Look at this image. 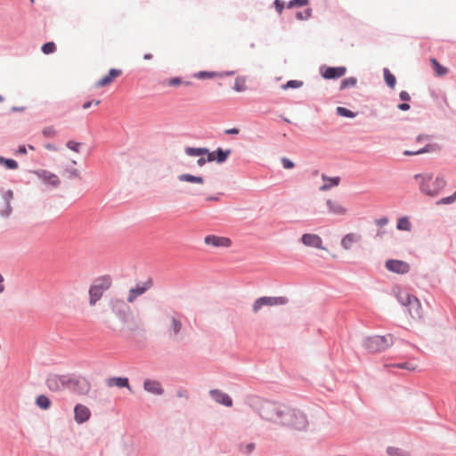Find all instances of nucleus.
Returning a JSON list of instances; mask_svg holds the SVG:
<instances>
[{"label":"nucleus","mask_w":456,"mask_h":456,"mask_svg":"<svg viewBox=\"0 0 456 456\" xmlns=\"http://www.w3.org/2000/svg\"><path fill=\"white\" fill-rule=\"evenodd\" d=\"M281 426L305 430L308 426V419L303 411L286 405Z\"/></svg>","instance_id":"f03ea898"},{"label":"nucleus","mask_w":456,"mask_h":456,"mask_svg":"<svg viewBox=\"0 0 456 456\" xmlns=\"http://www.w3.org/2000/svg\"><path fill=\"white\" fill-rule=\"evenodd\" d=\"M387 453L389 456H408L407 452H405L404 450H403L401 448L394 447V446H388L387 448Z\"/></svg>","instance_id":"f704fd0d"},{"label":"nucleus","mask_w":456,"mask_h":456,"mask_svg":"<svg viewBox=\"0 0 456 456\" xmlns=\"http://www.w3.org/2000/svg\"><path fill=\"white\" fill-rule=\"evenodd\" d=\"M312 9L307 8L304 12H297L296 13V18L299 20H308L312 16Z\"/></svg>","instance_id":"ea45409f"},{"label":"nucleus","mask_w":456,"mask_h":456,"mask_svg":"<svg viewBox=\"0 0 456 456\" xmlns=\"http://www.w3.org/2000/svg\"><path fill=\"white\" fill-rule=\"evenodd\" d=\"M233 90L236 92H244L247 90L245 79L241 77H238L235 79Z\"/></svg>","instance_id":"4c0bfd02"},{"label":"nucleus","mask_w":456,"mask_h":456,"mask_svg":"<svg viewBox=\"0 0 456 456\" xmlns=\"http://www.w3.org/2000/svg\"><path fill=\"white\" fill-rule=\"evenodd\" d=\"M441 144L436 142H433L429 137V153L437 152L441 150Z\"/></svg>","instance_id":"09e8293b"},{"label":"nucleus","mask_w":456,"mask_h":456,"mask_svg":"<svg viewBox=\"0 0 456 456\" xmlns=\"http://www.w3.org/2000/svg\"><path fill=\"white\" fill-rule=\"evenodd\" d=\"M42 134L45 137H54L57 134L53 126H46L42 130Z\"/></svg>","instance_id":"49530a36"},{"label":"nucleus","mask_w":456,"mask_h":456,"mask_svg":"<svg viewBox=\"0 0 456 456\" xmlns=\"http://www.w3.org/2000/svg\"><path fill=\"white\" fill-rule=\"evenodd\" d=\"M446 184V182L443 176H437L433 183V190L429 189V196L437 193Z\"/></svg>","instance_id":"cd10ccee"},{"label":"nucleus","mask_w":456,"mask_h":456,"mask_svg":"<svg viewBox=\"0 0 456 456\" xmlns=\"http://www.w3.org/2000/svg\"><path fill=\"white\" fill-rule=\"evenodd\" d=\"M177 179L180 182H187L191 183H199L203 184L204 183V178L200 175H194L191 174H181L177 176Z\"/></svg>","instance_id":"393cba45"},{"label":"nucleus","mask_w":456,"mask_h":456,"mask_svg":"<svg viewBox=\"0 0 456 456\" xmlns=\"http://www.w3.org/2000/svg\"><path fill=\"white\" fill-rule=\"evenodd\" d=\"M255 447H256V445L253 443H249V444H246V446L244 448V453H246V454L251 453L254 451Z\"/></svg>","instance_id":"e2e57ef3"},{"label":"nucleus","mask_w":456,"mask_h":456,"mask_svg":"<svg viewBox=\"0 0 456 456\" xmlns=\"http://www.w3.org/2000/svg\"><path fill=\"white\" fill-rule=\"evenodd\" d=\"M41 51L45 54L53 53L56 51V45L53 42L45 43L41 47Z\"/></svg>","instance_id":"58836bf2"},{"label":"nucleus","mask_w":456,"mask_h":456,"mask_svg":"<svg viewBox=\"0 0 456 456\" xmlns=\"http://www.w3.org/2000/svg\"><path fill=\"white\" fill-rule=\"evenodd\" d=\"M406 306L408 307V311L413 319L421 318V305L418 297L413 296Z\"/></svg>","instance_id":"a211bd4d"},{"label":"nucleus","mask_w":456,"mask_h":456,"mask_svg":"<svg viewBox=\"0 0 456 456\" xmlns=\"http://www.w3.org/2000/svg\"><path fill=\"white\" fill-rule=\"evenodd\" d=\"M399 97L402 101H404V102H409L411 100V96L406 91H402L399 94Z\"/></svg>","instance_id":"0e129e2a"},{"label":"nucleus","mask_w":456,"mask_h":456,"mask_svg":"<svg viewBox=\"0 0 456 456\" xmlns=\"http://www.w3.org/2000/svg\"><path fill=\"white\" fill-rule=\"evenodd\" d=\"M394 367L408 370H414L416 369L415 365L412 362H403L400 363H395L393 365Z\"/></svg>","instance_id":"37998d69"},{"label":"nucleus","mask_w":456,"mask_h":456,"mask_svg":"<svg viewBox=\"0 0 456 456\" xmlns=\"http://www.w3.org/2000/svg\"><path fill=\"white\" fill-rule=\"evenodd\" d=\"M286 297H260L252 305V311L257 313L263 306L283 305L288 304Z\"/></svg>","instance_id":"0eeeda50"},{"label":"nucleus","mask_w":456,"mask_h":456,"mask_svg":"<svg viewBox=\"0 0 456 456\" xmlns=\"http://www.w3.org/2000/svg\"><path fill=\"white\" fill-rule=\"evenodd\" d=\"M395 296L397 298V301L403 306H406L413 297V295L409 294L407 291L403 290L399 288L394 290Z\"/></svg>","instance_id":"b1692460"},{"label":"nucleus","mask_w":456,"mask_h":456,"mask_svg":"<svg viewBox=\"0 0 456 456\" xmlns=\"http://www.w3.org/2000/svg\"><path fill=\"white\" fill-rule=\"evenodd\" d=\"M66 172L70 178H80V172L76 168H67Z\"/></svg>","instance_id":"603ef678"},{"label":"nucleus","mask_w":456,"mask_h":456,"mask_svg":"<svg viewBox=\"0 0 456 456\" xmlns=\"http://www.w3.org/2000/svg\"><path fill=\"white\" fill-rule=\"evenodd\" d=\"M232 154L231 149L224 150L222 148H217L216 150V161L218 164L224 163L228 157Z\"/></svg>","instance_id":"bb28decb"},{"label":"nucleus","mask_w":456,"mask_h":456,"mask_svg":"<svg viewBox=\"0 0 456 456\" xmlns=\"http://www.w3.org/2000/svg\"><path fill=\"white\" fill-rule=\"evenodd\" d=\"M180 84H182V79L180 77H172L168 81V86H178Z\"/></svg>","instance_id":"bf43d9fd"},{"label":"nucleus","mask_w":456,"mask_h":456,"mask_svg":"<svg viewBox=\"0 0 456 456\" xmlns=\"http://www.w3.org/2000/svg\"><path fill=\"white\" fill-rule=\"evenodd\" d=\"M0 164H4V167L9 170H14L18 168V162L12 159H6L0 156Z\"/></svg>","instance_id":"72a5a7b5"},{"label":"nucleus","mask_w":456,"mask_h":456,"mask_svg":"<svg viewBox=\"0 0 456 456\" xmlns=\"http://www.w3.org/2000/svg\"><path fill=\"white\" fill-rule=\"evenodd\" d=\"M110 308L121 322H127L130 309L123 300L112 299L110 301Z\"/></svg>","instance_id":"6e6552de"},{"label":"nucleus","mask_w":456,"mask_h":456,"mask_svg":"<svg viewBox=\"0 0 456 456\" xmlns=\"http://www.w3.org/2000/svg\"><path fill=\"white\" fill-rule=\"evenodd\" d=\"M394 344V337L391 334L385 336H369L363 338L362 346L369 353H380L387 350Z\"/></svg>","instance_id":"7ed1b4c3"},{"label":"nucleus","mask_w":456,"mask_h":456,"mask_svg":"<svg viewBox=\"0 0 456 456\" xmlns=\"http://www.w3.org/2000/svg\"><path fill=\"white\" fill-rule=\"evenodd\" d=\"M346 72V68L344 66L339 67H327L322 73L325 79H338L343 77Z\"/></svg>","instance_id":"dca6fc26"},{"label":"nucleus","mask_w":456,"mask_h":456,"mask_svg":"<svg viewBox=\"0 0 456 456\" xmlns=\"http://www.w3.org/2000/svg\"><path fill=\"white\" fill-rule=\"evenodd\" d=\"M94 104V105H99L101 103V101L100 100H96V101H87L84 104H83V109L86 110V109H89L92 104Z\"/></svg>","instance_id":"680f3d73"},{"label":"nucleus","mask_w":456,"mask_h":456,"mask_svg":"<svg viewBox=\"0 0 456 456\" xmlns=\"http://www.w3.org/2000/svg\"><path fill=\"white\" fill-rule=\"evenodd\" d=\"M33 173L45 185H50L53 188H57L61 183L59 177L55 174H53L46 169H37V170H35Z\"/></svg>","instance_id":"1a4fd4ad"},{"label":"nucleus","mask_w":456,"mask_h":456,"mask_svg":"<svg viewBox=\"0 0 456 456\" xmlns=\"http://www.w3.org/2000/svg\"><path fill=\"white\" fill-rule=\"evenodd\" d=\"M110 285L111 279L108 275L97 279L89 289V304L94 305L101 299L103 292L110 289Z\"/></svg>","instance_id":"20e7f679"},{"label":"nucleus","mask_w":456,"mask_h":456,"mask_svg":"<svg viewBox=\"0 0 456 456\" xmlns=\"http://www.w3.org/2000/svg\"><path fill=\"white\" fill-rule=\"evenodd\" d=\"M184 152L186 155L191 157H200L204 156L208 152V149L206 147L195 148V147H185Z\"/></svg>","instance_id":"a878e982"},{"label":"nucleus","mask_w":456,"mask_h":456,"mask_svg":"<svg viewBox=\"0 0 456 456\" xmlns=\"http://www.w3.org/2000/svg\"><path fill=\"white\" fill-rule=\"evenodd\" d=\"M336 113L338 116L354 118L356 116V113L353 112L352 110L345 108V107H337Z\"/></svg>","instance_id":"c9c22d12"},{"label":"nucleus","mask_w":456,"mask_h":456,"mask_svg":"<svg viewBox=\"0 0 456 456\" xmlns=\"http://www.w3.org/2000/svg\"><path fill=\"white\" fill-rule=\"evenodd\" d=\"M385 266L388 271L398 274H405L410 271L409 264L403 260L388 259Z\"/></svg>","instance_id":"9d476101"},{"label":"nucleus","mask_w":456,"mask_h":456,"mask_svg":"<svg viewBox=\"0 0 456 456\" xmlns=\"http://www.w3.org/2000/svg\"><path fill=\"white\" fill-rule=\"evenodd\" d=\"M215 76L216 73L211 71H199L198 73L194 74V77L200 79L212 78Z\"/></svg>","instance_id":"a18cd8bd"},{"label":"nucleus","mask_w":456,"mask_h":456,"mask_svg":"<svg viewBox=\"0 0 456 456\" xmlns=\"http://www.w3.org/2000/svg\"><path fill=\"white\" fill-rule=\"evenodd\" d=\"M182 322L176 319L175 317H171V326H170V332H171V335H177L180 333L181 330H182Z\"/></svg>","instance_id":"473e14b6"},{"label":"nucleus","mask_w":456,"mask_h":456,"mask_svg":"<svg viewBox=\"0 0 456 456\" xmlns=\"http://www.w3.org/2000/svg\"><path fill=\"white\" fill-rule=\"evenodd\" d=\"M354 241V235L353 233H348L346 236L343 237L341 240V246L345 249H349L352 246V244Z\"/></svg>","instance_id":"e433bc0d"},{"label":"nucleus","mask_w":456,"mask_h":456,"mask_svg":"<svg viewBox=\"0 0 456 456\" xmlns=\"http://www.w3.org/2000/svg\"><path fill=\"white\" fill-rule=\"evenodd\" d=\"M91 417V411L88 407L83 404H77L74 408V419L77 424L86 422Z\"/></svg>","instance_id":"ddd939ff"},{"label":"nucleus","mask_w":456,"mask_h":456,"mask_svg":"<svg viewBox=\"0 0 456 456\" xmlns=\"http://www.w3.org/2000/svg\"><path fill=\"white\" fill-rule=\"evenodd\" d=\"M326 205L329 208V211L334 215L343 216L346 213V208L332 200H327Z\"/></svg>","instance_id":"412c9836"},{"label":"nucleus","mask_w":456,"mask_h":456,"mask_svg":"<svg viewBox=\"0 0 456 456\" xmlns=\"http://www.w3.org/2000/svg\"><path fill=\"white\" fill-rule=\"evenodd\" d=\"M397 230L409 232L411 229V224L407 216L400 217L396 224Z\"/></svg>","instance_id":"7c9ffc66"},{"label":"nucleus","mask_w":456,"mask_h":456,"mask_svg":"<svg viewBox=\"0 0 456 456\" xmlns=\"http://www.w3.org/2000/svg\"><path fill=\"white\" fill-rule=\"evenodd\" d=\"M303 86V82L300 80H289L286 84L282 86L283 89L289 88H299Z\"/></svg>","instance_id":"79ce46f5"},{"label":"nucleus","mask_w":456,"mask_h":456,"mask_svg":"<svg viewBox=\"0 0 456 456\" xmlns=\"http://www.w3.org/2000/svg\"><path fill=\"white\" fill-rule=\"evenodd\" d=\"M455 202V200H453L452 196L450 195V196H447V197H444L442 199H440L439 200H437L436 204L437 205H441V204H452Z\"/></svg>","instance_id":"864d4df0"},{"label":"nucleus","mask_w":456,"mask_h":456,"mask_svg":"<svg viewBox=\"0 0 456 456\" xmlns=\"http://www.w3.org/2000/svg\"><path fill=\"white\" fill-rule=\"evenodd\" d=\"M205 155H207V158H206L207 162L216 161V151H210L208 150V152L206 153Z\"/></svg>","instance_id":"052dcab7"},{"label":"nucleus","mask_w":456,"mask_h":456,"mask_svg":"<svg viewBox=\"0 0 456 456\" xmlns=\"http://www.w3.org/2000/svg\"><path fill=\"white\" fill-rule=\"evenodd\" d=\"M429 63L436 77H444L449 72L448 68L440 64L436 58H429Z\"/></svg>","instance_id":"5701e85b"},{"label":"nucleus","mask_w":456,"mask_h":456,"mask_svg":"<svg viewBox=\"0 0 456 456\" xmlns=\"http://www.w3.org/2000/svg\"><path fill=\"white\" fill-rule=\"evenodd\" d=\"M106 384L109 387L117 386L118 387H126L129 391H132L129 385V380L126 377H113L106 380Z\"/></svg>","instance_id":"aec40b11"},{"label":"nucleus","mask_w":456,"mask_h":456,"mask_svg":"<svg viewBox=\"0 0 456 456\" xmlns=\"http://www.w3.org/2000/svg\"><path fill=\"white\" fill-rule=\"evenodd\" d=\"M273 4L275 6L276 11L279 13H281L284 9V2L281 0H274Z\"/></svg>","instance_id":"4d7b16f0"},{"label":"nucleus","mask_w":456,"mask_h":456,"mask_svg":"<svg viewBox=\"0 0 456 456\" xmlns=\"http://www.w3.org/2000/svg\"><path fill=\"white\" fill-rule=\"evenodd\" d=\"M427 152H428V144H426L424 147H422L421 149L417 150V151L406 150V151H403V155H405V156H414V155H419V154L427 153Z\"/></svg>","instance_id":"c03bdc74"},{"label":"nucleus","mask_w":456,"mask_h":456,"mask_svg":"<svg viewBox=\"0 0 456 456\" xmlns=\"http://www.w3.org/2000/svg\"><path fill=\"white\" fill-rule=\"evenodd\" d=\"M414 178L415 179H419V178H421L422 181L419 184V189L421 191V192H423L424 194L428 195V185L425 183V177L423 176L422 174H417L414 175Z\"/></svg>","instance_id":"de8ad7c7"},{"label":"nucleus","mask_w":456,"mask_h":456,"mask_svg":"<svg viewBox=\"0 0 456 456\" xmlns=\"http://www.w3.org/2000/svg\"><path fill=\"white\" fill-rule=\"evenodd\" d=\"M66 146L73 151H76V152H78L79 151V147H80V142H74V141H69L67 143H66Z\"/></svg>","instance_id":"3c124183"},{"label":"nucleus","mask_w":456,"mask_h":456,"mask_svg":"<svg viewBox=\"0 0 456 456\" xmlns=\"http://www.w3.org/2000/svg\"><path fill=\"white\" fill-rule=\"evenodd\" d=\"M240 130L236 127L229 128L224 130L225 134H238Z\"/></svg>","instance_id":"774afa93"},{"label":"nucleus","mask_w":456,"mask_h":456,"mask_svg":"<svg viewBox=\"0 0 456 456\" xmlns=\"http://www.w3.org/2000/svg\"><path fill=\"white\" fill-rule=\"evenodd\" d=\"M281 163H282V166L285 169H291L295 167V164L292 160H290L288 158H285L283 157L281 159Z\"/></svg>","instance_id":"8fccbe9b"},{"label":"nucleus","mask_w":456,"mask_h":456,"mask_svg":"<svg viewBox=\"0 0 456 456\" xmlns=\"http://www.w3.org/2000/svg\"><path fill=\"white\" fill-rule=\"evenodd\" d=\"M143 389L155 395H162L164 394V388L160 382L155 379H146L143 381Z\"/></svg>","instance_id":"2eb2a0df"},{"label":"nucleus","mask_w":456,"mask_h":456,"mask_svg":"<svg viewBox=\"0 0 456 456\" xmlns=\"http://www.w3.org/2000/svg\"><path fill=\"white\" fill-rule=\"evenodd\" d=\"M177 397H188V392L185 389H179L176 391Z\"/></svg>","instance_id":"338daca9"},{"label":"nucleus","mask_w":456,"mask_h":456,"mask_svg":"<svg viewBox=\"0 0 456 456\" xmlns=\"http://www.w3.org/2000/svg\"><path fill=\"white\" fill-rule=\"evenodd\" d=\"M204 241L207 245L214 247L228 248L232 245V241L229 238L219 237L216 235H208L205 237Z\"/></svg>","instance_id":"f3484780"},{"label":"nucleus","mask_w":456,"mask_h":456,"mask_svg":"<svg viewBox=\"0 0 456 456\" xmlns=\"http://www.w3.org/2000/svg\"><path fill=\"white\" fill-rule=\"evenodd\" d=\"M3 198H4V200L5 204H7V202H8L9 204H11V200H12V198H13V192H12V190H8V191H6L4 192V196H3Z\"/></svg>","instance_id":"6e6d98bb"},{"label":"nucleus","mask_w":456,"mask_h":456,"mask_svg":"<svg viewBox=\"0 0 456 456\" xmlns=\"http://www.w3.org/2000/svg\"><path fill=\"white\" fill-rule=\"evenodd\" d=\"M122 73V70L121 69H110L109 70V73L108 75L104 76L102 78H101L100 80H98L96 83H95V86L96 87H103V86H108L109 84H110L113 79L118 76H120Z\"/></svg>","instance_id":"6ab92c4d"},{"label":"nucleus","mask_w":456,"mask_h":456,"mask_svg":"<svg viewBox=\"0 0 456 456\" xmlns=\"http://www.w3.org/2000/svg\"><path fill=\"white\" fill-rule=\"evenodd\" d=\"M309 4V0H290L287 7L288 8H293V7H302L305 5H307Z\"/></svg>","instance_id":"a19ab883"},{"label":"nucleus","mask_w":456,"mask_h":456,"mask_svg":"<svg viewBox=\"0 0 456 456\" xmlns=\"http://www.w3.org/2000/svg\"><path fill=\"white\" fill-rule=\"evenodd\" d=\"M251 407L262 419L281 425L286 405L276 401L256 397L251 401Z\"/></svg>","instance_id":"f257e3e1"},{"label":"nucleus","mask_w":456,"mask_h":456,"mask_svg":"<svg viewBox=\"0 0 456 456\" xmlns=\"http://www.w3.org/2000/svg\"><path fill=\"white\" fill-rule=\"evenodd\" d=\"M70 374L59 375L50 373L47 375L45 384L47 387L53 392H59L61 390H68L69 384Z\"/></svg>","instance_id":"423d86ee"},{"label":"nucleus","mask_w":456,"mask_h":456,"mask_svg":"<svg viewBox=\"0 0 456 456\" xmlns=\"http://www.w3.org/2000/svg\"><path fill=\"white\" fill-rule=\"evenodd\" d=\"M36 405L42 410H48L51 407V400L45 395H40L36 398Z\"/></svg>","instance_id":"c85d7f7f"},{"label":"nucleus","mask_w":456,"mask_h":456,"mask_svg":"<svg viewBox=\"0 0 456 456\" xmlns=\"http://www.w3.org/2000/svg\"><path fill=\"white\" fill-rule=\"evenodd\" d=\"M357 84V78L355 77H349L344 78L339 86V90H345L350 87H354Z\"/></svg>","instance_id":"2f4dec72"},{"label":"nucleus","mask_w":456,"mask_h":456,"mask_svg":"<svg viewBox=\"0 0 456 456\" xmlns=\"http://www.w3.org/2000/svg\"><path fill=\"white\" fill-rule=\"evenodd\" d=\"M209 395L216 403L226 407L232 406V397L228 394L221 391L220 389H211L209 391Z\"/></svg>","instance_id":"f8f14e48"},{"label":"nucleus","mask_w":456,"mask_h":456,"mask_svg":"<svg viewBox=\"0 0 456 456\" xmlns=\"http://www.w3.org/2000/svg\"><path fill=\"white\" fill-rule=\"evenodd\" d=\"M383 74H384V79H385L387 86L389 88H394L396 84V78H395V75H393L387 68H384Z\"/></svg>","instance_id":"c756f323"},{"label":"nucleus","mask_w":456,"mask_h":456,"mask_svg":"<svg viewBox=\"0 0 456 456\" xmlns=\"http://www.w3.org/2000/svg\"><path fill=\"white\" fill-rule=\"evenodd\" d=\"M153 286V281L149 278L142 285L137 284L134 288H131L127 296V302L134 303L137 297L145 293Z\"/></svg>","instance_id":"9b49d317"},{"label":"nucleus","mask_w":456,"mask_h":456,"mask_svg":"<svg viewBox=\"0 0 456 456\" xmlns=\"http://www.w3.org/2000/svg\"><path fill=\"white\" fill-rule=\"evenodd\" d=\"M397 108L400 110H403V111H406V110H409L411 106L409 103L407 102H403V103H399L397 105Z\"/></svg>","instance_id":"69168bd1"},{"label":"nucleus","mask_w":456,"mask_h":456,"mask_svg":"<svg viewBox=\"0 0 456 456\" xmlns=\"http://www.w3.org/2000/svg\"><path fill=\"white\" fill-rule=\"evenodd\" d=\"M322 179L325 182L321 187H320V190L324 191H328L330 190V188L334 187V186H338L340 183V177L338 176H334V177H329L327 176L326 175H322Z\"/></svg>","instance_id":"4be33fe9"},{"label":"nucleus","mask_w":456,"mask_h":456,"mask_svg":"<svg viewBox=\"0 0 456 456\" xmlns=\"http://www.w3.org/2000/svg\"><path fill=\"white\" fill-rule=\"evenodd\" d=\"M91 385L89 381L83 376L75 373H70L69 391L79 395H85L89 393Z\"/></svg>","instance_id":"39448f33"},{"label":"nucleus","mask_w":456,"mask_h":456,"mask_svg":"<svg viewBox=\"0 0 456 456\" xmlns=\"http://www.w3.org/2000/svg\"><path fill=\"white\" fill-rule=\"evenodd\" d=\"M12 210V208L11 207V204L7 202V204H5V208L0 212V215L3 217H8L11 215Z\"/></svg>","instance_id":"5fc2aeb1"},{"label":"nucleus","mask_w":456,"mask_h":456,"mask_svg":"<svg viewBox=\"0 0 456 456\" xmlns=\"http://www.w3.org/2000/svg\"><path fill=\"white\" fill-rule=\"evenodd\" d=\"M388 223V218L387 216H382L381 218H379V219H376L375 220V224L379 226V227H383L385 226L386 224H387Z\"/></svg>","instance_id":"13d9d810"},{"label":"nucleus","mask_w":456,"mask_h":456,"mask_svg":"<svg viewBox=\"0 0 456 456\" xmlns=\"http://www.w3.org/2000/svg\"><path fill=\"white\" fill-rule=\"evenodd\" d=\"M301 242L308 247H313L319 249H323L322 240L317 234L305 233L301 237Z\"/></svg>","instance_id":"4468645a"}]
</instances>
